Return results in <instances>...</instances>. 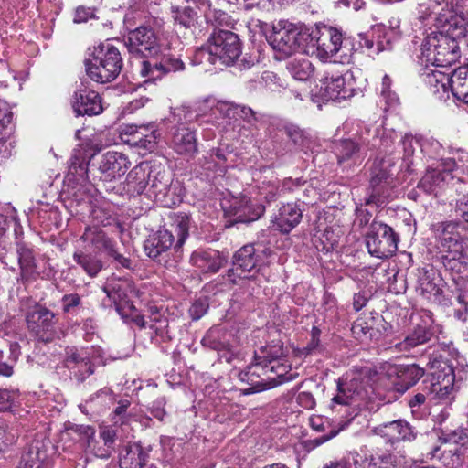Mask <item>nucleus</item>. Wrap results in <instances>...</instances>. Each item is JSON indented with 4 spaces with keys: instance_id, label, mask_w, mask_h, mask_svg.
<instances>
[{
    "instance_id": "obj_56",
    "label": "nucleus",
    "mask_w": 468,
    "mask_h": 468,
    "mask_svg": "<svg viewBox=\"0 0 468 468\" xmlns=\"http://www.w3.org/2000/svg\"><path fill=\"white\" fill-rule=\"evenodd\" d=\"M391 79L389 76L385 75L382 79L381 83V90L380 97L385 101V103L388 107H393L398 103L399 98L395 92H393L391 88Z\"/></svg>"
},
{
    "instance_id": "obj_6",
    "label": "nucleus",
    "mask_w": 468,
    "mask_h": 468,
    "mask_svg": "<svg viewBox=\"0 0 468 468\" xmlns=\"http://www.w3.org/2000/svg\"><path fill=\"white\" fill-rule=\"evenodd\" d=\"M371 133L370 129H367L365 133H362L359 140L354 141L351 139L341 140L335 144V153L337 155L338 163L342 164L345 161L354 159H364L368 151L376 148H382L386 151L391 144V140L387 136L379 138L378 132L374 129Z\"/></svg>"
},
{
    "instance_id": "obj_58",
    "label": "nucleus",
    "mask_w": 468,
    "mask_h": 468,
    "mask_svg": "<svg viewBox=\"0 0 468 468\" xmlns=\"http://www.w3.org/2000/svg\"><path fill=\"white\" fill-rule=\"evenodd\" d=\"M206 16L207 21L216 24L215 27L222 28V27L228 26L230 23V16L221 10H209Z\"/></svg>"
},
{
    "instance_id": "obj_52",
    "label": "nucleus",
    "mask_w": 468,
    "mask_h": 468,
    "mask_svg": "<svg viewBox=\"0 0 468 468\" xmlns=\"http://www.w3.org/2000/svg\"><path fill=\"white\" fill-rule=\"evenodd\" d=\"M87 357L89 356H85L82 350H79L75 346L67 347L65 350L63 364L67 369L71 371L72 369L76 368L77 365H79L80 362H83Z\"/></svg>"
},
{
    "instance_id": "obj_39",
    "label": "nucleus",
    "mask_w": 468,
    "mask_h": 468,
    "mask_svg": "<svg viewBox=\"0 0 468 468\" xmlns=\"http://www.w3.org/2000/svg\"><path fill=\"white\" fill-rule=\"evenodd\" d=\"M449 81L453 96L468 104V69H455Z\"/></svg>"
},
{
    "instance_id": "obj_40",
    "label": "nucleus",
    "mask_w": 468,
    "mask_h": 468,
    "mask_svg": "<svg viewBox=\"0 0 468 468\" xmlns=\"http://www.w3.org/2000/svg\"><path fill=\"white\" fill-rule=\"evenodd\" d=\"M12 120V112L0 102V156L2 158H6L12 154V143L8 142L5 138L6 133L5 134L2 133V132L6 130L8 125L11 124Z\"/></svg>"
},
{
    "instance_id": "obj_57",
    "label": "nucleus",
    "mask_w": 468,
    "mask_h": 468,
    "mask_svg": "<svg viewBox=\"0 0 468 468\" xmlns=\"http://www.w3.org/2000/svg\"><path fill=\"white\" fill-rule=\"evenodd\" d=\"M208 308V299L207 297H200L192 303L188 309V314L193 321H197L207 314Z\"/></svg>"
},
{
    "instance_id": "obj_16",
    "label": "nucleus",
    "mask_w": 468,
    "mask_h": 468,
    "mask_svg": "<svg viewBox=\"0 0 468 468\" xmlns=\"http://www.w3.org/2000/svg\"><path fill=\"white\" fill-rule=\"evenodd\" d=\"M297 25L288 21H280L273 27V32L270 36V43L276 51L277 59H285L296 53Z\"/></svg>"
},
{
    "instance_id": "obj_50",
    "label": "nucleus",
    "mask_w": 468,
    "mask_h": 468,
    "mask_svg": "<svg viewBox=\"0 0 468 468\" xmlns=\"http://www.w3.org/2000/svg\"><path fill=\"white\" fill-rule=\"evenodd\" d=\"M43 461L38 448L29 447L24 452L17 468H42Z\"/></svg>"
},
{
    "instance_id": "obj_43",
    "label": "nucleus",
    "mask_w": 468,
    "mask_h": 468,
    "mask_svg": "<svg viewBox=\"0 0 468 468\" xmlns=\"http://www.w3.org/2000/svg\"><path fill=\"white\" fill-rule=\"evenodd\" d=\"M222 335L223 332L220 327H211L203 337L201 343L204 346L212 350L229 351L230 345L228 341L222 338Z\"/></svg>"
},
{
    "instance_id": "obj_35",
    "label": "nucleus",
    "mask_w": 468,
    "mask_h": 468,
    "mask_svg": "<svg viewBox=\"0 0 468 468\" xmlns=\"http://www.w3.org/2000/svg\"><path fill=\"white\" fill-rule=\"evenodd\" d=\"M16 254L20 268V280L27 282L37 272V263L32 249L23 242L16 243Z\"/></svg>"
},
{
    "instance_id": "obj_32",
    "label": "nucleus",
    "mask_w": 468,
    "mask_h": 468,
    "mask_svg": "<svg viewBox=\"0 0 468 468\" xmlns=\"http://www.w3.org/2000/svg\"><path fill=\"white\" fill-rule=\"evenodd\" d=\"M126 133L132 136L133 144L140 148L153 151L156 145V130L154 124L130 126Z\"/></svg>"
},
{
    "instance_id": "obj_53",
    "label": "nucleus",
    "mask_w": 468,
    "mask_h": 468,
    "mask_svg": "<svg viewBox=\"0 0 468 468\" xmlns=\"http://www.w3.org/2000/svg\"><path fill=\"white\" fill-rule=\"evenodd\" d=\"M95 371V367L92 364L90 357L84 359L83 362H80L76 366V368L72 369L70 372L73 378H75L78 382H83L90 376H91Z\"/></svg>"
},
{
    "instance_id": "obj_14",
    "label": "nucleus",
    "mask_w": 468,
    "mask_h": 468,
    "mask_svg": "<svg viewBox=\"0 0 468 468\" xmlns=\"http://www.w3.org/2000/svg\"><path fill=\"white\" fill-rule=\"evenodd\" d=\"M315 53L321 60L335 57L342 48L344 35L341 29L325 24L316 25L314 29Z\"/></svg>"
},
{
    "instance_id": "obj_48",
    "label": "nucleus",
    "mask_w": 468,
    "mask_h": 468,
    "mask_svg": "<svg viewBox=\"0 0 468 468\" xmlns=\"http://www.w3.org/2000/svg\"><path fill=\"white\" fill-rule=\"evenodd\" d=\"M446 33L444 35L455 39L463 38L467 34V27L464 19L460 16L451 17L445 26Z\"/></svg>"
},
{
    "instance_id": "obj_38",
    "label": "nucleus",
    "mask_w": 468,
    "mask_h": 468,
    "mask_svg": "<svg viewBox=\"0 0 468 468\" xmlns=\"http://www.w3.org/2000/svg\"><path fill=\"white\" fill-rule=\"evenodd\" d=\"M84 242L91 245L97 250H108L113 245L106 233L97 226L87 227L80 238Z\"/></svg>"
},
{
    "instance_id": "obj_4",
    "label": "nucleus",
    "mask_w": 468,
    "mask_h": 468,
    "mask_svg": "<svg viewBox=\"0 0 468 468\" xmlns=\"http://www.w3.org/2000/svg\"><path fill=\"white\" fill-rule=\"evenodd\" d=\"M436 235L441 263L447 270L461 272V261L458 260L462 252L467 251L468 246L465 226L455 221L441 222L436 227Z\"/></svg>"
},
{
    "instance_id": "obj_44",
    "label": "nucleus",
    "mask_w": 468,
    "mask_h": 468,
    "mask_svg": "<svg viewBox=\"0 0 468 468\" xmlns=\"http://www.w3.org/2000/svg\"><path fill=\"white\" fill-rule=\"evenodd\" d=\"M291 76L298 80H307L314 72V67L308 59H293L287 64Z\"/></svg>"
},
{
    "instance_id": "obj_26",
    "label": "nucleus",
    "mask_w": 468,
    "mask_h": 468,
    "mask_svg": "<svg viewBox=\"0 0 468 468\" xmlns=\"http://www.w3.org/2000/svg\"><path fill=\"white\" fill-rule=\"evenodd\" d=\"M102 290L109 300L112 302L120 314H122L121 310L124 305H128L132 310H135L134 306L130 304L127 300L128 292L131 291V284L127 280L112 277L107 280Z\"/></svg>"
},
{
    "instance_id": "obj_13",
    "label": "nucleus",
    "mask_w": 468,
    "mask_h": 468,
    "mask_svg": "<svg viewBox=\"0 0 468 468\" xmlns=\"http://www.w3.org/2000/svg\"><path fill=\"white\" fill-rule=\"evenodd\" d=\"M125 46L132 56L147 59L157 56L161 50L159 38L154 30L144 26L128 33Z\"/></svg>"
},
{
    "instance_id": "obj_23",
    "label": "nucleus",
    "mask_w": 468,
    "mask_h": 468,
    "mask_svg": "<svg viewBox=\"0 0 468 468\" xmlns=\"http://www.w3.org/2000/svg\"><path fill=\"white\" fill-rule=\"evenodd\" d=\"M261 255L253 244L241 247L233 256V267L229 271L236 272L240 278H249V274L258 267Z\"/></svg>"
},
{
    "instance_id": "obj_63",
    "label": "nucleus",
    "mask_w": 468,
    "mask_h": 468,
    "mask_svg": "<svg viewBox=\"0 0 468 468\" xmlns=\"http://www.w3.org/2000/svg\"><path fill=\"white\" fill-rule=\"evenodd\" d=\"M130 405V400L122 399L118 402V406L115 408L113 411L114 417L119 418L122 424L127 423L129 420L130 414H127V410Z\"/></svg>"
},
{
    "instance_id": "obj_31",
    "label": "nucleus",
    "mask_w": 468,
    "mask_h": 468,
    "mask_svg": "<svg viewBox=\"0 0 468 468\" xmlns=\"http://www.w3.org/2000/svg\"><path fill=\"white\" fill-rule=\"evenodd\" d=\"M396 374L395 388L398 392L404 393L423 377L424 369L416 364H411L399 367Z\"/></svg>"
},
{
    "instance_id": "obj_62",
    "label": "nucleus",
    "mask_w": 468,
    "mask_h": 468,
    "mask_svg": "<svg viewBox=\"0 0 468 468\" xmlns=\"http://www.w3.org/2000/svg\"><path fill=\"white\" fill-rule=\"evenodd\" d=\"M230 109L234 111L235 114L239 115L249 123H251L257 120L256 112L250 107L244 105H235Z\"/></svg>"
},
{
    "instance_id": "obj_20",
    "label": "nucleus",
    "mask_w": 468,
    "mask_h": 468,
    "mask_svg": "<svg viewBox=\"0 0 468 468\" xmlns=\"http://www.w3.org/2000/svg\"><path fill=\"white\" fill-rule=\"evenodd\" d=\"M365 395V388L363 380L358 376L339 379L337 384V394L332 399L334 404L350 405L357 399H363Z\"/></svg>"
},
{
    "instance_id": "obj_12",
    "label": "nucleus",
    "mask_w": 468,
    "mask_h": 468,
    "mask_svg": "<svg viewBox=\"0 0 468 468\" xmlns=\"http://www.w3.org/2000/svg\"><path fill=\"white\" fill-rule=\"evenodd\" d=\"M342 70H335V65H331L325 70L323 82V96L326 100L341 101L354 96V83L349 70L340 65Z\"/></svg>"
},
{
    "instance_id": "obj_33",
    "label": "nucleus",
    "mask_w": 468,
    "mask_h": 468,
    "mask_svg": "<svg viewBox=\"0 0 468 468\" xmlns=\"http://www.w3.org/2000/svg\"><path fill=\"white\" fill-rule=\"evenodd\" d=\"M173 144L180 154L196 153L197 144L195 131L186 126H178L173 134Z\"/></svg>"
},
{
    "instance_id": "obj_25",
    "label": "nucleus",
    "mask_w": 468,
    "mask_h": 468,
    "mask_svg": "<svg viewBox=\"0 0 468 468\" xmlns=\"http://www.w3.org/2000/svg\"><path fill=\"white\" fill-rule=\"evenodd\" d=\"M441 282V280L432 269H423L419 274L417 291L428 301L441 303L442 298Z\"/></svg>"
},
{
    "instance_id": "obj_54",
    "label": "nucleus",
    "mask_w": 468,
    "mask_h": 468,
    "mask_svg": "<svg viewBox=\"0 0 468 468\" xmlns=\"http://www.w3.org/2000/svg\"><path fill=\"white\" fill-rule=\"evenodd\" d=\"M376 462L380 468H399L400 457L389 452H377L374 453Z\"/></svg>"
},
{
    "instance_id": "obj_34",
    "label": "nucleus",
    "mask_w": 468,
    "mask_h": 468,
    "mask_svg": "<svg viewBox=\"0 0 468 468\" xmlns=\"http://www.w3.org/2000/svg\"><path fill=\"white\" fill-rule=\"evenodd\" d=\"M433 333L431 328L426 326H416L403 341L395 345V348L399 352H410L419 346L424 345L431 340Z\"/></svg>"
},
{
    "instance_id": "obj_21",
    "label": "nucleus",
    "mask_w": 468,
    "mask_h": 468,
    "mask_svg": "<svg viewBox=\"0 0 468 468\" xmlns=\"http://www.w3.org/2000/svg\"><path fill=\"white\" fill-rule=\"evenodd\" d=\"M82 432L88 438V447L93 452L95 456L107 459L112 455L117 437L115 430L106 427L100 431V439L102 441L103 445H100L99 441L94 438V428L86 426L83 428Z\"/></svg>"
},
{
    "instance_id": "obj_46",
    "label": "nucleus",
    "mask_w": 468,
    "mask_h": 468,
    "mask_svg": "<svg viewBox=\"0 0 468 468\" xmlns=\"http://www.w3.org/2000/svg\"><path fill=\"white\" fill-rule=\"evenodd\" d=\"M354 468H380L374 453H368L367 447H362L360 452L350 453Z\"/></svg>"
},
{
    "instance_id": "obj_59",
    "label": "nucleus",
    "mask_w": 468,
    "mask_h": 468,
    "mask_svg": "<svg viewBox=\"0 0 468 468\" xmlns=\"http://www.w3.org/2000/svg\"><path fill=\"white\" fill-rule=\"evenodd\" d=\"M61 302L63 303V312L69 314L80 304L81 299L78 293H69L62 297Z\"/></svg>"
},
{
    "instance_id": "obj_10",
    "label": "nucleus",
    "mask_w": 468,
    "mask_h": 468,
    "mask_svg": "<svg viewBox=\"0 0 468 468\" xmlns=\"http://www.w3.org/2000/svg\"><path fill=\"white\" fill-rule=\"evenodd\" d=\"M149 193L154 195L157 203L165 207H172L181 202L176 194V186L172 185L173 178L164 166L152 165L147 173Z\"/></svg>"
},
{
    "instance_id": "obj_29",
    "label": "nucleus",
    "mask_w": 468,
    "mask_h": 468,
    "mask_svg": "<svg viewBox=\"0 0 468 468\" xmlns=\"http://www.w3.org/2000/svg\"><path fill=\"white\" fill-rule=\"evenodd\" d=\"M265 212V207L248 197H242L232 205L235 223H250L259 219Z\"/></svg>"
},
{
    "instance_id": "obj_47",
    "label": "nucleus",
    "mask_w": 468,
    "mask_h": 468,
    "mask_svg": "<svg viewBox=\"0 0 468 468\" xmlns=\"http://www.w3.org/2000/svg\"><path fill=\"white\" fill-rule=\"evenodd\" d=\"M261 355H256L255 360H258L262 365H271L275 362L285 359L282 346H266L261 350Z\"/></svg>"
},
{
    "instance_id": "obj_17",
    "label": "nucleus",
    "mask_w": 468,
    "mask_h": 468,
    "mask_svg": "<svg viewBox=\"0 0 468 468\" xmlns=\"http://www.w3.org/2000/svg\"><path fill=\"white\" fill-rule=\"evenodd\" d=\"M72 108L78 116H94L102 112L103 107L99 93L81 82L74 92Z\"/></svg>"
},
{
    "instance_id": "obj_18",
    "label": "nucleus",
    "mask_w": 468,
    "mask_h": 468,
    "mask_svg": "<svg viewBox=\"0 0 468 468\" xmlns=\"http://www.w3.org/2000/svg\"><path fill=\"white\" fill-rule=\"evenodd\" d=\"M184 63L177 58L163 55L160 59L154 57L141 62L140 74L147 80H160L164 75L184 69Z\"/></svg>"
},
{
    "instance_id": "obj_24",
    "label": "nucleus",
    "mask_w": 468,
    "mask_h": 468,
    "mask_svg": "<svg viewBox=\"0 0 468 468\" xmlns=\"http://www.w3.org/2000/svg\"><path fill=\"white\" fill-rule=\"evenodd\" d=\"M388 33L382 25L373 26L368 31L358 34L359 45L367 48L373 55L390 50L392 47L390 38L388 37Z\"/></svg>"
},
{
    "instance_id": "obj_55",
    "label": "nucleus",
    "mask_w": 468,
    "mask_h": 468,
    "mask_svg": "<svg viewBox=\"0 0 468 468\" xmlns=\"http://www.w3.org/2000/svg\"><path fill=\"white\" fill-rule=\"evenodd\" d=\"M284 132L287 137L298 147H304L308 138L302 129L294 124H288L284 126Z\"/></svg>"
},
{
    "instance_id": "obj_11",
    "label": "nucleus",
    "mask_w": 468,
    "mask_h": 468,
    "mask_svg": "<svg viewBox=\"0 0 468 468\" xmlns=\"http://www.w3.org/2000/svg\"><path fill=\"white\" fill-rule=\"evenodd\" d=\"M26 322L29 332L39 342L50 343L58 335V315L44 305L36 303L28 310L26 314Z\"/></svg>"
},
{
    "instance_id": "obj_42",
    "label": "nucleus",
    "mask_w": 468,
    "mask_h": 468,
    "mask_svg": "<svg viewBox=\"0 0 468 468\" xmlns=\"http://www.w3.org/2000/svg\"><path fill=\"white\" fill-rule=\"evenodd\" d=\"M73 260L91 278L96 277L102 269V261L97 256L83 251H75Z\"/></svg>"
},
{
    "instance_id": "obj_60",
    "label": "nucleus",
    "mask_w": 468,
    "mask_h": 468,
    "mask_svg": "<svg viewBox=\"0 0 468 468\" xmlns=\"http://www.w3.org/2000/svg\"><path fill=\"white\" fill-rule=\"evenodd\" d=\"M402 146H403V152H404V157L410 158L411 157L416 148L420 146L419 141L414 138L412 135L406 134L403 139L401 140Z\"/></svg>"
},
{
    "instance_id": "obj_2",
    "label": "nucleus",
    "mask_w": 468,
    "mask_h": 468,
    "mask_svg": "<svg viewBox=\"0 0 468 468\" xmlns=\"http://www.w3.org/2000/svg\"><path fill=\"white\" fill-rule=\"evenodd\" d=\"M241 55V41L239 36L228 29L214 27L205 47L196 52L199 63L232 65Z\"/></svg>"
},
{
    "instance_id": "obj_3",
    "label": "nucleus",
    "mask_w": 468,
    "mask_h": 468,
    "mask_svg": "<svg viewBox=\"0 0 468 468\" xmlns=\"http://www.w3.org/2000/svg\"><path fill=\"white\" fill-rule=\"evenodd\" d=\"M190 218L186 214L177 215L171 224L172 229H159L144 241V251L153 261L161 263L165 261L168 250L174 245L179 251L188 237Z\"/></svg>"
},
{
    "instance_id": "obj_15",
    "label": "nucleus",
    "mask_w": 468,
    "mask_h": 468,
    "mask_svg": "<svg viewBox=\"0 0 468 468\" xmlns=\"http://www.w3.org/2000/svg\"><path fill=\"white\" fill-rule=\"evenodd\" d=\"M130 162L127 156L120 152L108 151L103 154L95 168L92 170L93 178L112 182L122 176L128 170Z\"/></svg>"
},
{
    "instance_id": "obj_8",
    "label": "nucleus",
    "mask_w": 468,
    "mask_h": 468,
    "mask_svg": "<svg viewBox=\"0 0 468 468\" xmlns=\"http://www.w3.org/2000/svg\"><path fill=\"white\" fill-rule=\"evenodd\" d=\"M458 53L457 41L442 32L429 35L421 47V54L426 61L439 67L455 62Z\"/></svg>"
},
{
    "instance_id": "obj_9",
    "label": "nucleus",
    "mask_w": 468,
    "mask_h": 468,
    "mask_svg": "<svg viewBox=\"0 0 468 468\" xmlns=\"http://www.w3.org/2000/svg\"><path fill=\"white\" fill-rule=\"evenodd\" d=\"M365 239L368 253L378 259L391 257L398 250V234L383 222L373 220Z\"/></svg>"
},
{
    "instance_id": "obj_28",
    "label": "nucleus",
    "mask_w": 468,
    "mask_h": 468,
    "mask_svg": "<svg viewBox=\"0 0 468 468\" xmlns=\"http://www.w3.org/2000/svg\"><path fill=\"white\" fill-rule=\"evenodd\" d=\"M377 431L392 444L400 441H411L415 440L417 435L414 429L408 422L401 420L385 423L377 428Z\"/></svg>"
},
{
    "instance_id": "obj_7",
    "label": "nucleus",
    "mask_w": 468,
    "mask_h": 468,
    "mask_svg": "<svg viewBox=\"0 0 468 468\" xmlns=\"http://www.w3.org/2000/svg\"><path fill=\"white\" fill-rule=\"evenodd\" d=\"M393 164L389 159H381L375 162L371 168V176L367 197L365 198L367 206L383 207L391 197L395 187L393 173L390 167Z\"/></svg>"
},
{
    "instance_id": "obj_22",
    "label": "nucleus",
    "mask_w": 468,
    "mask_h": 468,
    "mask_svg": "<svg viewBox=\"0 0 468 468\" xmlns=\"http://www.w3.org/2000/svg\"><path fill=\"white\" fill-rule=\"evenodd\" d=\"M303 202L282 205L272 219L274 229L282 234H289L302 220Z\"/></svg>"
},
{
    "instance_id": "obj_61",
    "label": "nucleus",
    "mask_w": 468,
    "mask_h": 468,
    "mask_svg": "<svg viewBox=\"0 0 468 468\" xmlns=\"http://www.w3.org/2000/svg\"><path fill=\"white\" fill-rule=\"evenodd\" d=\"M320 335H321V330L318 327L314 326L311 331V339H310L309 343L307 344V346L303 348L305 355H311L319 349Z\"/></svg>"
},
{
    "instance_id": "obj_37",
    "label": "nucleus",
    "mask_w": 468,
    "mask_h": 468,
    "mask_svg": "<svg viewBox=\"0 0 468 468\" xmlns=\"http://www.w3.org/2000/svg\"><path fill=\"white\" fill-rule=\"evenodd\" d=\"M88 165L85 154L80 151L75 152L69 159L67 176L69 180H74L77 183L89 180V173L91 171L89 170Z\"/></svg>"
},
{
    "instance_id": "obj_49",
    "label": "nucleus",
    "mask_w": 468,
    "mask_h": 468,
    "mask_svg": "<svg viewBox=\"0 0 468 468\" xmlns=\"http://www.w3.org/2000/svg\"><path fill=\"white\" fill-rule=\"evenodd\" d=\"M174 21L185 28H190L196 22V12L190 7H172Z\"/></svg>"
},
{
    "instance_id": "obj_51",
    "label": "nucleus",
    "mask_w": 468,
    "mask_h": 468,
    "mask_svg": "<svg viewBox=\"0 0 468 468\" xmlns=\"http://www.w3.org/2000/svg\"><path fill=\"white\" fill-rule=\"evenodd\" d=\"M204 113H197L193 116V112L189 106L182 105L176 109H175L173 117L174 121L176 122L179 126H185L186 123L191 122L193 121L199 122V120L204 116Z\"/></svg>"
},
{
    "instance_id": "obj_27",
    "label": "nucleus",
    "mask_w": 468,
    "mask_h": 468,
    "mask_svg": "<svg viewBox=\"0 0 468 468\" xmlns=\"http://www.w3.org/2000/svg\"><path fill=\"white\" fill-rule=\"evenodd\" d=\"M265 364L256 360V363L248 366L245 370L239 373V378L243 382H247L250 387L243 389L244 395H250L269 389V381H267V375H265Z\"/></svg>"
},
{
    "instance_id": "obj_41",
    "label": "nucleus",
    "mask_w": 468,
    "mask_h": 468,
    "mask_svg": "<svg viewBox=\"0 0 468 468\" xmlns=\"http://www.w3.org/2000/svg\"><path fill=\"white\" fill-rule=\"evenodd\" d=\"M151 166L141 164L133 167L128 174V186L133 192L141 195L148 186L147 173Z\"/></svg>"
},
{
    "instance_id": "obj_36",
    "label": "nucleus",
    "mask_w": 468,
    "mask_h": 468,
    "mask_svg": "<svg viewBox=\"0 0 468 468\" xmlns=\"http://www.w3.org/2000/svg\"><path fill=\"white\" fill-rule=\"evenodd\" d=\"M265 375H267L270 388L292 380L295 377L290 372L291 366L288 364L286 358L271 365L265 364Z\"/></svg>"
},
{
    "instance_id": "obj_64",
    "label": "nucleus",
    "mask_w": 468,
    "mask_h": 468,
    "mask_svg": "<svg viewBox=\"0 0 468 468\" xmlns=\"http://www.w3.org/2000/svg\"><path fill=\"white\" fill-rule=\"evenodd\" d=\"M456 212L466 222H468V194L463 195L456 200Z\"/></svg>"
},
{
    "instance_id": "obj_19",
    "label": "nucleus",
    "mask_w": 468,
    "mask_h": 468,
    "mask_svg": "<svg viewBox=\"0 0 468 468\" xmlns=\"http://www.w3.org/2000/svg\"><path fill=\"white\" fill-rule=\"evenodd\" d=\"M227 257L217 250L197 249L190 257L192 266L198 269L202 273L214 274L227 264Z\"/></svg>"
},
{
    "instance_id": "obj_5",
    "label": "nucleus",
    "mask_w": 468,
    "mask_h": 468,
    "mask_svg": "<svg viewBox=\"0 0 468 468\" xmlns=\"http://www.w3.org/2000/svg\"><path fill=\"white\" fill-rule=\"evenodd\" d=\"M122 65L119 49L110 43L96 47L91 58L85 60L87 75L98 83L114 80L119 76Z\"/></svg>"
},
{
    "instance_id": "obj_1",
    "label": "nucleus",
    "mask_w": 468,
    "mask_h": 468,
    "mask_svg": "<svg viewBox=\"0 0 468 468\" xmlns=\"http://www.w3.org/2000/svg\"><path fill=\"white\" fill-rule=\"evenodd\" d=\"M431 372L430 384H425L424 393H417L409 400L411 409L420 408L426 398L435 403L450 402L457 391L456 383L466 376L464 367L458 368L454 361L436 357L429 362Z\"/></svg>"
},
{
    "instance_id": "obj_45",
    "label": "nucleus",
    "mask_w": 468,
    "mask_h": 468,
    "mask_svg": "<svg viewBox=\"0 0 468 468\" xmlns=\"http://www.w3.org/2000/svg\"><path fill=\"white\" fill-rule=\"evenodd\" d=\"M296 32L299 33V35L296 36L297 42L296 45V52L301 51L303 53H309L310 48H315L314 45L315 43V38L314 37V30L311 32L308 28L302 25H297Z\"/></svg>"
},
{
    "instance_id": "obj_30",
    "label": "nucleus",
    "mask_w": 468,
    "mask_h": 468,
    "mask_svg": "<svg viewBox=\"0 0 468 468\" xmlns=\"http://www.w3.org/2000/svg\"><path fill=\"white\" fill-rule=\"evenodd\" d=\"M452 179V173L448 170L429 169L419 182L418 188L436 196Z\"/></svg>"
}]
</instances>
